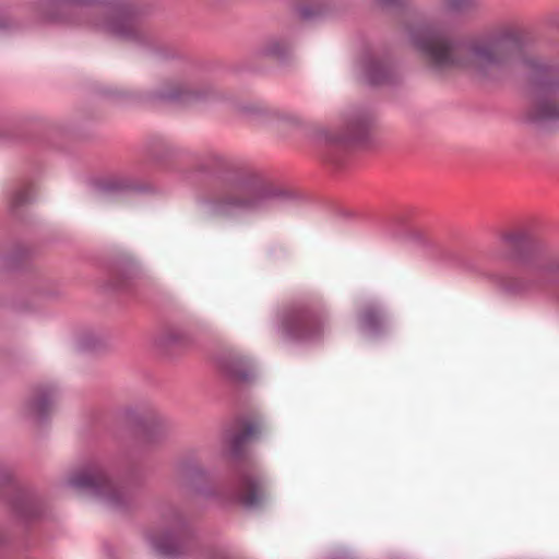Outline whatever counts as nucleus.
<instances>
[{
    "label": "nucleus",
    "mask_w": 559,
    "mask_h": 559,
    "mask_svg": "<svg viewBox=\"0 0 559 559\" xmlns=\"http://www.w3.org/2000/svg\"><path fill=\"white\" fill-rule=\"evenodd\" d=\"M29 200L28 191L25 189L17 190L11 200L10 206L15 207L20 204H23Z\"/></svg>",
    "instance_id": "obj_20"
},
{
    "label": "nucleus",
    "mask_w": 559,
    "mask_h": 559,
    "mask_svg": "<svg viewBox=\"0 0 559 559\" xmlns=\"http://www.w3.org/2000/svg\"><path fill=\"white\" fill-rule=\"evenodd\" d=\"M372 118L369 112L361 109H349L342 114L340 131L335 132L326 127H320L316 132L318 141L331 144H341L360 140Z\"/></svg>",
    "instance_id": "obj_5"
},
{
    "label": "nucleus",
    "mask_w": 559,
    "mask_h": 559,
    "mask_svg": "<svg viewBox=\"0 0 559 559\" xmlns=\"http://www.w3.org/2000/svg\"><path fill=\"white\" fill-rule=\"evenodd\" d=\"M285 194L271 185H261L247 195H227L209 204V212L217 217L238 219L270 212Z\"/></svg>",
    "instance_id": "obj_2"
},
{
    "label": "nucleus",
    "mask_w": 559,
    "mask_h": 559,
    "mask_svg": "<svg viewBox=\"0 0 559 559\" xmlns=\"http://www.w3.org/2000/svg\"><path fill=\"white\" fill-rule=\"evenodd\" d=\"M362 79L371 85H379L390 81L393 69L390 62L373 53H366L359 61Z\"/></svg>",
    "instance_id": "obj_9"
},
{
    "label": "nucleus",
    "mask_w": 559,
    "mask_h": 559,
    "mask_svg": "<svg viewBox=\"0 0 559 559\" xmlns=\"http://www.w3.org/2000/svg\"><path fill=\"white\" fill-rule=\"evenodd\" d=\"M384 323V317L376 307H368L359 318V329L366 335L376 334Z\"/></svg>",
    "instance_id": "obj_15"
},
{
    "label": "nucleus",
    "mask_w": 559,
    "mask_h": 559,
    "mask_svg": "<svg viewBox=\"0 0 559 559\" xmlns=\"http://www.w3.org/2000/svg\"><path fill=\"white\" fill-rule=\"evenodd\" d=\"M447 5L455 11L468 10L478 7V0H445Z\"/></svg>",
    "instance_id": "obj_19"
},
{
    "label": "nucleus",
    "mask_w": 559,
    "mask_h": 559,
    "mask_svg": "<svg viewBox=\"0 0 559 559\" xmlns=\"http://www.w3.org/2000/svg\"><path fill=\"white\" fill-rule=\"evenodd\" d=\"M235 377H238V378H241V379H245L247 376L243 374V373H236V372H233Z\"/></svg>",
    "instance_id": "obj_24"
},
{
    "label": "nucleus",
    "mask_w": 559,
    "mask_h": 559,
    "mask_svg": "<svg viewBox=\"0 0 559 559\" xmlns=\"http://www.w3.org/2000/svg\"><path fill=\"white\" fill-rule=\"evenodd\" d=\"M254 433L252 426H247L242 431L236 432L225 437V442L234 450L237 451L241 443L247 441Z\"/></svg>",
    "instance_id": "obj_17"
},
{
    "label": "nucleus",
    "mask_w": 559,
    "mask_h": 559,
    "mask_svg": "<svg viewBox=\"0 0 559 559\" xmlns=\"http://www.w3.org/2000/svg\"><path fill=\"white\" fill-rule=\"evenodd\" d=\"M192 342L190 332L182 326H171L166 329L158 337V344L168 346H187Z\"/></svg>",
    "instance_id": "obj_14"
},
{
    "label": "nucleus",
    "mask_w": 559,
    "mask_h": 559,
    "mask_svg": "<svg viewBox=\"0 0 559 559\" xmlns=\"http://www.w3.org/2000/svg\"><path fill=\"white\" fill-rule=\"evenodd\" d=\"M283 332L300 342H312L319 338L322 333V323L306 309H293L283 319Z\"/></svg>",
    "instance_id": "obj_6"
},
{
    "label": "nucleus",
    "mask_w": 559,
    "mask_h": 559,
    "mask_svg": "<svg viewBox=\"0 0 559 559\" xmlns=\"http://www.w3.org/2000/svg\"><path fill=\"white\" fill-rule=\"evenodd\" d=\"M559 118V103L554 93L552 84H542L533 100L531 119L535 121H548Z\"/></svg>",
    "instance_id": "obj_8"
},
{
    "label": "nucleus",
    "mask_w": 559,
    "mask_h": 559,
    "mask_svg": "<svg viewBox=\"0 0 559 559\" xmlns=\"http://www.w3.org/2000/svg\"><path fill=\"white\" fill-rule=\"evenodd\" d=\"M497 284L509 294H521L524 292V283L518 278L497 277Z\"/></svg>",
    "instance_id": "obj_18"
},
{
    "label": "nucleus",
    "mask_w": 559,
    "mask_h": 559,
    "mask_svg": "<svg viewBox=\"0 0 559 559\" xmlns=\"http://www.w3.org/2000/svg\"><path fill=\"white\" fill-rule=\"evenodd\" d=\"M330 8V0H309L302 4L298 13L302 19L310 20L324 14Z\"/></svg>",
    "instance_id": "obj_16"
},
{
    "label": "nucleus",
    "mask_w": 559,
    "mask_h": 559,
    "mask_svg": "<svg viewBox=\"0 0 559 559\" xmlns=\"http://www.w3.org/2000/svg\"><path fill=\"white\" fill-rule=\"evenodd\" d=\"M55 402V392L52 390H38L26 402V413L35 418L43 419L49 414Z\"/></svg>",
    "instance_id": "obj_11"
},
{
    "label": "nucleus",
    "mask_w": 559,
    "mask_h": 559,
    "mask_svg": "<svg viewBox=\"0 0 559 559\" xmlns=\"http://www.w3.org/2000/svg\"><path fill=\"white\" fill-rule=\"evenodd\" d=\"M382 4H389L392 3L394 0H378Z\"/></svg>",
    "instance_id": "obj_23"
},
{
    "label": "nucleus",
    "mask_w": 559,
    "mask_h": 559,
    "mask_svg": "<svg viewBox=\"0 0 559 559\" xmlns=\"http://www.w3.org/2000/svg\"><path fill=\"white\" fill-rule=\"evenodd\" d=\"M523 238L522 235L520 234H514V235H510L508 237H506V241L509 243V245H516L518 242L521 241V239Z\"/></svg>",
    "instance_id": "obj_21"
},
{
    "label": "nucleus",
    "mask_w": 559,
    "mask_h": 559,
    "mask_svg": "<svg viewBox=\"0 0 559 559\" xmlns=\"http://www.w3.org/2000/svg\"><path fill=\"white\" fill-rule=\"evenodd\" d=\"M294 41L287 36H271L259 47L258 53L266 57L284 58L292 52Z\"/></svg>",
    "instance_id": "obj_13"
},
{
    "label": "nucleus",
    "mask_w": 559,
    "mask_h": 559,
    "mask_svg": "<svg viewBox=\"0 0 559 559\" xmlns=\"http://www.w3.org/2000/svg\"><path fill=\"white\" fill-rule=\"evenodd\" d=\"M408 41L437 71L461 68L484 75H498L522 66L538 67L535 59L525 55L521 36L512 28L490 38L473 40L464 49L445 33L429 26L411 27Z\"/></svg>",
    "instance_id": "obj_1"
},
{
    "label": "nucleus",
    "mask_w": 559,
    "mask_h": 559,
    "mask_svg": "<svg viewBox=\"0 0 559 559\" xmlns=\"http://www.w3.org/2000/svg\"><path fill=\"white\" fill-rule=\"evenodd\" d=\"M233 497L247 507L255 506L260 500L258 479L248 474L239 475Z\"/></svg>",
    "instance_id": "obj_10"
},
{
    "label": "nucleus",
    "mask_w": 559,
    "mask_h": 559,
    "mask_svg": "<svg viewBox=\"0 0 559 559\" xmlns=\"http://www.w3.org/2000/svg\"><path fill=\"white\" fill-rule=\"evenodd\" d=\"M9 26V19L2 14H0V29H3Z\"/></svg>",
    "instance_id": "obj_22"
},
{
    "label": "nucleus",
    "mask_w": 559,
    "mask_h": 559,
    "mask_svg": "<svg viewBox=\"0 0 559 559\" xmlns=\"http://www.w3.org/2000/svg\"><path fill=\"white\" fill-rule=\"evenodd\" d=\"M158 97L171 100H197L205 97V91L193 88L183 81L174 82L169 87L158 92Z\"/></svg>",
    "instance_id": "obj_12"
},
{
    "label": "nucleus",
    "mask_w": 559,
    "mask_h": 559,
    "mask_svg": "<svg viewBox=\"0 0 559 559\" xmlns=\"http://www.w3.org/2000/svg\"><path fill=\"white\" fill-rule=\"evenodd\" d=\"M76 4H92L95 19L91 24L100 31L121 38H132L138 34L133 14L116 1L66 0Z\"/></svg>",
    "instance_id": "obj_4"
},
{
    "label": "nucleus",
    "mask_w": 559,
    "mask_h": 559,
    "mask_svg": "<svg viewBox=\"0 0 559 559\" xmlns=\"http://www.w3.org/2000/svg\"><path fill=\"white\" fill-rule=\"evenodd\" d=\"M186 538V527L181 521L171 525L152 530L146 533V540L153 550L163 556H174L181 548Z\"/></svg>",
    "instance_id": "obj_7"
},
{
    "label": "nucleus",
    "mask_w": 559,
    "mask_h": 559,
    "mask_svg": "<svg viewBox=\"0 0 559 559\" xmlns=\"http://www.w3.org/2000/svg\"><path fill=\"white\" fill-rule=\"evenodd\" d=\"M67 485L115 507L126 500L124 491L110 479L105 464L98 460L88 461L73 471Z\"/></svg>",
    "instance_id": "obj_3"
}]
</instances>
